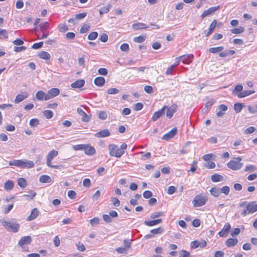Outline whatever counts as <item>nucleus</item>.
Returning <instances> with one entry per match:
<instances>
[{
  "label": "nucleus",
  "mask_w": 257,
  "mask_h": 257,
  "mask_svg": "<svg viewBox=\"0 0 257 257\" xmlns=\"http://www.w3.org/2000/svg\"><path fill=\"white\" fill-rule=\"evenodd\" d=\"M248 110L249 112L252 114L257 113V107L255 105L254 106H248Z\"/></svg>",
  "instance_id": "nucleus-62"
},
{
  "label": "nucleus",
  "mask_w": 257,
  "mask_h": 257,
  "mask_svg": "<svg viewBox=\"0 0 257 257\" xmlns=\"http://www.w3.org/2000/svg\"><path fill=\"white\" fill-rule=\"evenodd\" d=\"M235 53V51L232 50H226L223 52H220L219 54V57H226L228 56H231L234 54Z\"/></svg>",
  "instance_id": "nucleus-26"
},
{
  "label": "nucleus",
  "mask_w": 257,
  "mask_h": 257,
  "mask_svg": "<svg viewBox=\"0 0 257 257\" xmlns=\"http://www.w3.org/2000/svg\"><path fill=\"white\" fill-rule=\"evenodd\" d=\"M132 28L135 30H139L149 28L145 24L143 23H135L132 25Z\"/></svg>",
  "instance_id": "nucleus-20"
},
{
  "label": "nucleus",
  "mask_w": 257,
  "mask_h": 257,
  "mask_svg": "<svg viewBox=\"0 0 257 257\" xmlns=\"http://www.w3.org/2000/svg\"><path fill=\"white\" fill-rule=\"evenodd\" d=\"M46 96H47V94H46L44 91L41 90L38 91L36 94V97L39 100H42L43 99L45 100H49L48 99H46Z\"/></svg>",
  "instance_id": "nucleus-22"
},
{
  "label": "nucleus",
  "mask_w": 257,
  "mask_h": 257,
  "mask_svg": "<svg viewBox=\"0 0 257 257\" xmlns=\"http://www.w3.org/2000/svg\"><path fill=\"white\" fill-rule=\"evenodd\" d=\"M211 194L214 197H218L220 194V188L212 187L210 190Z\"/></svg>",
  "instance_id": "nucleus-34"
},
{
  "label": "nucleus",
  "mask_w": 257,
  "mask_h": 257,
  "mask_svg": "<svg viewBox=\"0 0 257 257\" xmlns=\"http://www.w3.org/2000/svg\"><path fill=\"white\" fill-rule=\"evenodd\" d=\"M238 242L237 238H230L226 241V245L228 247H231L235 245Z\"/></svg>",
  "instance_id": "nucleus-30"
},
{
  "label": "nucleus",
  "mask_w": 257,
  "mask_h": 257,
  "mask_svg": "<svg viewBox=\"0 0 257 257\" xmlns=\"http://www.w3.org/2000/svg\"><path fill=\"white\" fill-rule=\"evenodd\" d=\"M14 184L12 181H7L4 185L5 189L6 190H10L13 189Z\"/></svg>",
  "instance_id": "nucleus-39"
},
{
  "label": "nucleus",
  "mask_w": 257,
  "mask_h": 257,
  "mask_svg": "<svg viewBox=\"0 0 257 257\" xmlns=\"http://www.w3.org/2000/svg\"><path fill=\"white\" fill-rule=\"evenodd\" d=\"M153 196V193L150 191H145L143 193V196L145 198L148 199L151 198Z\"/></svg>",
  "instance_id": "nucleus-60"
},
{
  "label": "nucleus",
  "mask_w": 257,
  "mask_h": 257,
  "mask_svg": "<svg viewBox=\"0 0 257 257\" xmlns=\"http://www.w3.org/2000/svg\"><path fill=\"white\" fill-rule=\"evenodd\" d=\"M220 193H224L225 195H228L229 194L230 189L229 187L227 186H225L220 188Z\"/></svg>",
  "instance_id": "nucleus-46"
},
{
  "label": "nucleus",
  "mask_w": 257,
  "mask_h": 257,
  "mask_svg": "<svg viewBox=\"0 0 257 257\" xmlns=\"http://www.w3.org/2000/svg\"><path fill=\"white\" fill-rule=\"evenodd\" d=\"M164 215V213L163 212H156L152 213L151 214L150 217L152 219H155L156 218H158L159 217H160L161 216H163Z\"/></svg>",
  "instance_id": "nucleus-48"
},
{
  "label": "nucleus",
  "mask_w": 257,
  "mask_h": 257,
  "mask_svg": "<svg viewBox=\"0 0 257 257\" xmlns=\"http://www.w3.org/2000/svg\"><path fill=\"white\" fill-rule=\"evenodd\" d=\"M58 154V152L57 151L55 150H51L48 153L47 158L50 159V160H52L55 157H56Z\"/></svg>",
  "instance_id": "nucleus-41"
},
{
  "label": "nucleus",
  "mask_w": 257,
  "mask_h": 257,
  "mask_svg": "<svg viewBox=\"0 0 257 257\" xmlns=\"http://www.w3.org/2000/svg\"><path fill=\"white\" fill-rule=\"evenodd\" d=\"M32 242V238L30 236L22 237L19 241L18 244L22 248L25 245L30 244Z\"/></svg>",
  "instance_id": "nucleus-8"
},
{
  "label": "nucleus",
  "mask_w": 257,
  "mask_h": 257,
  "mask_svg": "<svg viewBox=\"0 0 257 257\" xmlns=\"http://www.w3.org/2000/svg\"><path fill=\"white\" fill-rule=\"evenodd\" d=\"M18 184L22 188H25L27 185L26 179L23 178H20L18 179Z\"/></svg>",
  "instance_id": "nucleus-37"
},
{
  "label": "nucleus",
  "mask_w": 257,
  "mask_h": 257,
  "mask_svg": "<svg viewBox=\"0 0 257 257\" xmlns=\"http://www.w3.org/2000/svg\"><path fill=\"white\" fill-rule=\"evenodd\" d=\"M102 217L103 219L107 223H110L112 221V219L109 215L103 214Z\"/></svg>",
  "instance_id": "nucleus-57"
},
{
  "label": "nucleus",
  "mask_w": 257,
  "mask_h": 257,
  "mask_svg": "<svg viewBox=\"0 0 257 257\" xmlns=\"http://www.w3.org/2000/svg\"><path fill=\"white\" fill-rule=\"evenodd\" d=\"M206 201V199L201 195H197L192 201L194 207H200L204 205Z\"/></svg>",
  "instance_id": "nucleus-5"
},
{
  "label": "nucleus",
  "mask_w": 257,
  "mask_h": 257,
  "mask_svg": "<svg viewBox=\"0 0 257 257\" xmlns=\"http://www.w3.org/2000/svg\"><path fill=\"white\" fill-rule=\"evenodd\" d=\"M257 211V204L255 202H249L245 209L241 212V215L245 216L248 214H251Z\"/></svg>",
  "instance_id": "nucleus-4"
},
{
  "label": "nucleus",
  "mask_w": 257,
  "mask_h": 257,
  "mask_svg": "<svg viewBox=\"0 0 257 257\" xmlns=\"http://www.w3.org/2000/svg\"><path fill=\"white\" fill-rule=\"evenodd\" d=\"M206 242L205 240L199 241L197 240L193 241L191 243V247L192 248H196L198 247H204L206 245Z\"/></svg>",
  "instance_id": "nucleus-14"
},
{
  "label": "nucleus",
  "mask_w": 257,
  "mask_h": 257,
  "mask_svg": "<svg viewBox=\"0 0 257 257\" xmlns=\"http://www.w3.org/2000/svg\"><path fill=\"white\" fill-rule=\"evenodd\" d=\"M107 116V113L104 111H101L98 113V117L101 120H105Z\"/></svg>",
  "instance_id": "nucleus-51"
},
{
  "label": "nucleus",
  "mask_w": 257,
  "mask_h": 257,
  "mask_svg": "<svg viewBox=\"0 0 257 257\" xmlns=\"http://www.w3.org/2000/svg\"><path fill=\"white\" fill-rule=\"evenodd\" d=\"M243 90V86L241 84H238L235 86L234 89L232 91L233 94H236L237 92H241Z\"/></svg>",
  "instance_id": "nucleus-45"
},
{
  "label": "nucleus",
  "mask_w": 257,
  "mask_h": 257,
  "mask_svg": "<svg viewBox=\"0 0 257 257\" xmlns=\"http://www.w3.org/2000/svg\"><path fill=\"white\" fill-rule=\"evenodd\" d=\"M120 50L123 52H127L129 50V46L126 43H123L120 46Z\"/></svg>",
  "instance_id": "nucleus-63"
},
{
  "label": "nucleus",
  "mask_w": 257,
  "mask_h": 257,
  "mask_svg": "<svg viewBox=\"0 0 257 257\" xmlns=\"http://www.w3.org/2000/svg\"><path fill=\"white\" fill-rule=\"evenodd\" d=\"M164 231V228L162 227H159L157 228L153 229L151 230V232L154 234H161Z\"/></svg>",
  "instance_id": "nucleus-43"
},
{
  "label": "nucleus",
  "mask_w": 257,
  "mask_h": 257,
  "mask_svg": "<svg viewBox=\"0 0 257 257\" xmlns=\"http://www.w3.org/2000/svg\"><path fill=\"white\" fill-rule=\"evenodd\" d=\"M39 181L43 183H49L52 182V179L50 176L44 175L40 177Z\"/></svg>",
  "instance_id": "nucleus-29"
},
{
  "label": "nucleus",
  "mask_w": 257,
  "mask_h": 257,
  "mask_svg": "<svg viewBox=\"0 0 257 257\" xmlns=\"http://www.w3.org/2000/svg\"><path fill=\"white\" fill-rule=\"evenodd\" d=\"M43 114L47 119L51 118L53 116V112L50 110H46L43 112Z\"/></svg>",
  "instance_id": "nucleus-42"
},
{
  "label": "nucleus",
  "mask_w": 257,
  "mask_h": 257,
  "mask_svg": "<svg viewBox=\"0 0 257 257\" xmlns=\"http://www.w3.org/2000/svg\"><path fill=\"white\" fill-rule=\"evenodd\" d=\"M39 123V119L37 118H33L30 121V125L32 127H35L37 126Z\"/></svg>",
  "instance_id": "nucleus-50"
},
{
  "label": "nucleus",
  "mask_w": 257,
  "mask_h": 257,
  "mask_svg": "<svg viewBox=\"0 0 257 257\" xmlns=\"http://www.w3.org/2000/svg\"><path fill=\"white\" fill-rule=\"evenodd\" d=\"M89 28L90 26L88 25H84L80 29V32L82 34L85 33L89 30Z\"/></svg>",
  "instance_id": "nucleus-56"
},
{
  "label": "nucleus",
  "mask_w": 257,
  "mask_h": 257,
  "mask_svg": "<svg viewBox=\"0 0 257 257\" xmlns=\"http://www.w3.org/2000/svg\"><path fill=\"white\" fill-rule=\"evenodd\" d=\"M241 161V159L240 157H237L230 161L227 164V166L233 170H237L241 168L243 166V163Z\"/></svg>",
  "instance_id": "nucleus-3"
},
{
  "label": "nucleus",
  "mask_w": 257,
  "mask_h": 257,
  "mask_svg": "<svg viewBox=\"0 0 257 257\" xmlns=\"http://www.w3.org/2000/svg\"><path fill=\"white\" fill-rule=\"evenodd\" d=\"M39 211L37 208H35L31 211V214L27 218L28 221H31L35 219L39 215Z\"/></svg>",
  "instance_id": "nucleus-19"
},
{
  "label": "nucleus",
  "mask_w": 257,
  "mask_h": 257,
  "mask_svg": "<svg viewBox=\"0 0 257 257\" xmlns=\"http://www.w3.org/2000/svg\"><path fill=\"white\" fill-rule=\"evenodd\" d=\"M84 151L85 152V153L86 155H89V156H91V155L94 154L95 153V149L93 147H92L89 145L85 144Z\"/></svg>",
  "instance_id": "nucleus-17"
},
{
  "label": "nucleus",
  "mask_w": 257,
  "mask_h": 257,
  "mask_svg": "<svg viewBox=\"0 0 257 257\" xmlns=\"http://www.w3.org/2000/svg\"><path fill=\"white\" fill-rule=\"evenodd\" d=\"M100 220L97 217H94L90 220V223L92 226L98 224L99 223Z\"/></svg>",
  "instance_id": "nucleus-58"
},
{
  "label": "nucleus",
  "mask_w": 257,
  "mask_h": 257,
  "mask_svg": "<svg viewBox=\"0 0 257 257\" xmlns=\"http://www.w3.org/2000/svg\"><path fill=\"white\" fill-rule=\"evenodd\" d=\"M217 24V21L216 20H214L211 24H210L209 28V31L208 32H206V31L204 32V34L205 36L208 37L209 36L213 31L214 30Z\"/></svg>",
  "instance_id": "nucleus-21"
},
{
  "label": "nucleus",
  "mask_w": 257,
  "mask_h": 257,
  "mask_svg": "<svg viewBox=\"0 0 257 257\" xmlns=\"http://www.w3.org/2000/svg\"><path fill=\"white\" fill-rule=\"evenodd\" d=\"M109 154L112 157L120 158L124 154V151L121 150L114 144H110L108 146Z\"/></svg>",
  "instance_id": "nucleus-2"
},
{
  "label": "nucleus",
  "mask_w": 257,
  "mask_h": 257,
  "mask_svg": "<svg viewBox=\"0 0 257 257\" xmlns=\"http://www.w3.org/2000/svg\"><path fill=\"white\" fill-rule=\"evenodd\" d=\"M85 84V81L83 79H78L71 83V87L73 88H80Z\"/></svg>",
  "instance_id": "nucleus-15"
},
{
  "label": "nucleus",
  "mask_w": 257,
  "mask_h": 257,
  "mask_svg": "<svg viewBox=\"0 0 257 257\" xmlns=\"http://www.w3.org/2000/svg\"><path fill=\"white\" fill-rule=\"evenodd\" d=\"M38 56L39 58L45 60H49L50 58V54L44 51L40 52Z\"/></svg>",
  "instance_id": "nucleus-31"
},
{
  "label": "nucleus",
  "mask_w": 257,
  "mask_h": 257,
  "mask_svg": "<svg viewBox=\"0 0 257 257\" xmlns=\"http://www.w3.org/2000/svg\"><path fill=\"white\" fill-rule=\"evenodd\" d=\"M254 92L255 91L253 90H244L241 92L238 93L237 95L238 98H243Z\"/></svg>",
  "instance_id": "nucleus-28"
},
{
  "label": "nucleus",
  "mask_w": 257,
  "mask_h": 257,
  "mask_svg": "<svg viewBox=\"0 0 257 257\" xmlns=\"http://www.w3.org/2000/svg\"><path fill=\"white\" fill-rule=\"evenodd\" d=\"M28 96V95L27 94H26V95L21 94H18L16 96L14 101L16 103H19L23 101L26 98H27Z\"/></svg>",
  "instance_id": "nucleus-32"
},
{
  "label": "nucleus",
  "mask_w": 257,
  "mask_h": 257,
  "mask_svg": "<svg viewBox=\"0 0 257 257\" xmlns=\"http://www.w3.org/2000/svg\"><path fill=\"white\" fill-rule=\"evenodd\" d=\"M223 177L218 174H214L211 176V180L213 182H218L223 180Z\"/></svg>",
  "instance_id": "nucleus-27"
},
{
  "label": "nucleus",
  "mask_w": 257,
  "mask_h": 257,
  "mask_svg": "<svg viewBox=\"0 0 257 257\" xmlns=\"http://www.w3.org/2000/svg\"><path fill=\"white\" fill-rule=\"evenodd\" d=\"M177 130L176 128H172L170 132L167 133V134H165L162 137V139L164 140L168 141L170 140V139L173 138L177 134Z\"/></svg>",
  "instance_id": "nucleus-12"
},
{
  "label": "nucleus",
  "mask_w": 257,
  "mask_h": 257,
  "mask_svg": "<svg viewBox=\"0 0 257 257\" xmlns=\"http://www.w3.org/2000/svg\"><path fill=\"white\" fill-rule=\"evenodd\" d=\"M166 109L167 110L166 116L168 118H171L173 114L177 111L178 109V105L176 103L173 104L171 106H167Z\"/></svg>",
  "instance_id": "nucleus-6"
},
{
  "label": "nucleus",
  "mask_w": 257,
  "mask_h": 257,
  "mask_svg": "<svg viewBox=\"0 0 257 257\" xmlns=\"http://www.w3.org/2000/svg\"><path fill=\"white\" fill-rule=\"evenodd\" d=\"M109 7L110 6H107L101 8L99 10L100 14L102 15L108 13L109 11Z\"/></svg>",
  "instance_id": "nucleus-54"
},
{
  "label": "nucleus",
  "mask_w": 257,
  "mask_h": 257,
  "mask_svg": "<svg viewBox=\"0 0 257 257\" xmlns=\"http://www.w3.org/2000/svg\"><path fill=\"white\" fill-rule=\"evenodd\" d=\"M256 168L252 165H247L244 169L245 172L250 171L252 172L255 170Z\"/></svg>",
  "instance_id": "nucleus-61"
},
{
  "label": "nucleus",
  "mask_w": 257,
  "mask_h": 257,
  "mask_svg": "<svg viewBox=\"0 0 257 257\" xmlns=\"http://www.w3.org/2000/svg\"><path fill=\"white\" fill-rule=\"evenodd\" d=\"M23 160H14L12 161H10L9 162V165L10 166H15L17 167H19L20 168H22L23 166Z\"/></svg>",
  "instance_id": "nucleus-23"
},
{
  "label": "nucleus",
  "mask_w": 257,
  "mask_h": 257,
  "mask_svg": "<svg viewBox=\"0 0 257 257\" xmlns=\"http://www.w3.org/2000/svg\"><path fill=\"white\" fill-rule=\"evenodd\" d=\"M244 106H245V105L243 103H236L234 105V109L236 113H239L241 111Z\"/></svg>",
  "instance_id": "nucleus-35"
},
{
  "label": "nucleus",
  "mask_w": 257,
  "mask_h": 257,
  "mask_svg": "<svg viewBox=\"0 0 257 257\" xmlns=\"http://www.w3.org/2000/svg\"><path fill=\"white\" fill-rule=\"evenodd\" d=\"M193 55L192 54H186L176 58V59H181L184 64H189L192 61Z\"/></svg>",
  "instance_id": "nucleus-7"
},
{
  "label": "nucleus",
  "mask_w": 257,
  "mask_h": 257,
  "mask_svg": "<svg viewBox=\"0 0 257 257\" xmlns=\"http://www.w3.org/2000/svg\"><path fill=\"white\" fill-rule=\"evenodd\" d=\"M131 240H130L128 239H125L123 240V245L124 246V247H126V249H128L131 247Z\"/></svg>",
  "instance_id": "nucleus-52"
},
{
  "label": "nucleus",
  "mask_w": 257,
  "mask_h": 257,
  "mask_svg": "<svg viewBox=\"0 0 257 257\" xmlns=\"http://www.w3.org/2000/svg\"><path fill=\"white\" fill-rule=\"evenodd\" d=\"M69 30L67 25L63 24H60L59 25V30L60 32H65Z\"/></svg>",
  "instance_id": "nucleus-47"
},
{
  "label": "nucleus",
  "mask_w": 257,
  "mask_h": 257,
  "mask_svg": "<svg viewBox=\"0 0 257 257\" xmlns=\"http://www.w3.org/2000/svg\"><path fill=\"white\" fill-rule=\"evenodd\" d=\"M77 112L78 114L82 116V120L85 122H88L90 120V117L89 116L83 109L80 108H77Z\"/></svg>",
  "instance_id": "nucleus-16"
},
{
  "label": "nucleus",
  "mask_w": 257,
  "mask_h": 257,
  "mask_svg": "<svg viewBox=\"0 0 257 257\" xmlns=\"http://www.w3.org/2000/svg\"><path fill=\"white\" fill-rule=\"evenodd\" d=\"M23 166L22 168H32L34 167V163L33 161H29V160H23Z\"/></svg>",
  "instance_id": "nucleus-33"
},
{
  "label": "nucleus",
  "mask_w": 257,
  "mask_h": 257,
  "mask_svg": "<svg viewBox=\"0 0 257 257\" xmlns=\"http://www.w3.org/2000/svg\"><path fill=\"white\" fill-rule=\"evenodd\" d=\"M98 33L96 32H93L90 33L88 36V39L89 40H94L97 38Z\"/></svg>",
  "instance_id": "nucleus-49"
},
{
  "label": "nucleus",
  "mask_w": 257,
  "mask_h": 257,
  "mask_svg": "<svg viewBox=\"0 0 257 257\" xmlns=\"http://www.w3.org/2000/svg\"><path fill=\"white\" fill-rule=\"evenodd\" d=\"M110 132L107 129H105L96 133V136L98 138H104L110 135Z\"/></svg>",
  "instance_id": "nucleus-24"
},
{
  "label": "nucleus",
  "mask_w": 257,
  "mask_h": 257,
  "mask_svg": "<svg viewBox=\"0 0 257 257\" xmlns=\"http://www.w3.org/2000/svg\"><path fill=\"white\" fill-rule=\"evenodd\" d=\"M87 15L86 13H82L75 15L76 20H81L84 19Z\"/></svg>",
  "instance_id": "nucleus-59"
},
{
  "label": "nucleus",
  "mask_w": 257,
  "mask_h": 257,
  "mask_svg": "<svg viewBox=\"0 0 257 257\" xmlns=\"http://www.w3.org/2000/svg\"><path fill=\"white\" fill-rule=\"evenodd\" d=\"M232 34H239L242 33L244 31V28L242 27H240L238 28H234L230 30Z\"/></svg>",
  "instance_id": "nucleus-38"
},
{
  "label": "nucleus",
  "mask_w": 257,
  "mask_h": 257,
  "mask_svg": "<svg viewBox=\"0 0 257 257\" xmlns=\"http://www.w3.org/2000/svg\"><path fill=\"white\" fill-rule=\"evenodd\" d=\"M219 8V6L210 8L208 10L203 12V13L201 15V17L202 19H203L205 17L213 14L216 11L218 10Z\"/></svg>",
  "instance_id": "nucleus-10"
},
{
  "label": "nucleus",
  "mask_w": 257,
  "mask_h": 257,
  "mask_svg": "<svg viewBox=\"0 0 257 257\" xmlns=\"http://www.w3.org/2000/svg\"><path fill=\"white\" fill-rule=\"evenodd\" d=\"M94 83L96 86L101 87L104 84L105 79L102 77H97L94 79Z\"/></svg>",
  "instance_id": "nucleus-25"
},
{
  "label": "nucleus",
  "mask_w": 257,
  "mask_h": 257,
  "mask_svg": "<svg viewBox=\"0 0 257 257\" xmlns=\"http://www.w3.org/2000/svg\"><path fill=\"white\" fill-rule=\"evenodd\" d=\"M60 91L58 88H53L50 89L47 94V96H46V99H48L49 100L56 97L59 94Z\"/></svg>",
  "instance_id": "nucleus-11"
},
{
  "label": "nucleus",
  "mask_w": 257,
  "mask_h": 257,
  "mask_svg": "<svg viewBox=\"0 0 257 257\" xmlns=\"http://www.w3.org/2000/svg\"><path fill=\"white\" fill-rule=\"evenodd\" d=\"M190 254L189 252L186 251L185 250H182L180 253L179 257H189Z\"/></svg>",
  "instance_id": "nucleus-64"
},
{
  "label": "nucleus",
  "mask_w": 257,
  "mask_h": 257,
  "mask_svg": "<svg viewBox=\"0 0 257 257\" xmlns=\"http://www.w3.org/2000/svg\"><path fill=\"white\" fill-rule=\"evenodd\" d=\"M119 92V90L115 88H111L107 89V92L109 94H115Z\"/></svg>",
  "instance_id": "nucleus-53"
},
{
  "label": "nucleus",
  "mask_w": 257,
  "mask_h": 257,
  "mask_svg": "<svg viewBox=\"0 0 257 257\" xmlns=\"http://www.w3.org/2000/svg\"><path fill=\"white\" fill-rule=\"evenodd\" d=\"M231 228V226L229 223H226L222 230L218 232V235L220 237H225L228 233L230 229Z\"/></svg>",
  "instance_id": "nucleus-9"
},
{
  "label": "nucleus",
  "mask_w": 257,
  "mask_h": 257,
  "mask_svg": "<svg viewBox=\"0 0 257 257\" xmlns=\"http://www.w3.org/2000/svg\"><path fill=\"white\" fill-rule=\"evenodd\" d=\"M84 147L85 144H80L73 146L72 148L75 151L84 150Z\"/></svg>",
  "instance_id": "nucleus-55"
},
{
  "label": "nucleus",
  "mask_w": 257,
  "mask_h": 257,
  "mask_svg": "<svg viewBox=\"0 0 257 257\" xmlns=\"http://www.w3.org/2000/svg\"><path fill=\"white\" fill-rule=\"evenodd\" d=\"M39 27L40 28L41 31L43 33L46 32L47 28L49 27V23L48 22H44L40 24Z\"/></svg>",
  "instance_id": "nucleus-40"
},
{
  "label": "nucleus",
  "mask_w": 257,
  "mask_h": 257,
  "mask_svg": "<svg viewBox=\"0 0 257 257\" xmlns=\"http://www.w3.org/2000/svg\"><path fill=\"white\" fill-rule=\"evenodd\" d=\"M3 225L5 227L6 229L8 231H11L13 232L16 233L17 232L20 228V224L14 219H13L10 221H3L1 220L0 221Z\"/></svg>",
  "instance_id": "nucleus-1"
},
{
  "label": "nucleus",
  "mask_w": 257,
  "mask_h": 257,
  "mask_svg": "<svg viewBox=\"0 0 257 257\" xmlns=\"http://www.w3.org/2000/svg\"><path fill=\"white\" fill-rule=\"evenodd\" d=\"M146 37L145 36H139L134 38V42L136 43H141L145 41Z\"/></svg>",
  "instance_id": "nucleus-44"
},
{
  "label": "nucleus",
  "mask_w": 257,
  "mask_h": 257,
  "mask_svg": "<svg viewBox=\"0 0 257 257\" xmlns=\"http://www.w3.org/2000/svg\"><path fill=\"white\" fill-rule=\"evenodd\" d=\"M162 222L161 219H157L154 220H145L144 224L148 226H153Z\"/></svg>",
  "instance_id": "nucleus-18"
},
{
  "label": "nucleus",
  "mask_w": 257,
  "mask_h": 257,
  "mask_svg": "<svg viewBox=\"0 0 257 257\" xmlns=\"http://www.w3.org/2000/svg\"><path fill=\"white\" fill-rule=\"evenodd\" d=\"M166 107L167 106L165 105L162 109L155 112L152 117V120L155 121L158 119L164 113V110H166Z\"/></svg>",
  "instance_id": "nucleus-13"
},
{
  "label": "nucleus",
  "mask_w": 257,
  "mask_h": 257,
  "mask_svg": "<svg viewBox=\"0 0 257 257\" xmlns=\"http://www.w3.org/2000/svg\"><path fill=\"white\" fill-rule=\"evenodd\" d=\"M223 49H224V47L223 46H219V47H212L209 49V52L210 53H211L213 54H215V53H217L218 52H221Z\"/></svg>",
  "instance_id": "nucleus-36"
}]
</instances>
